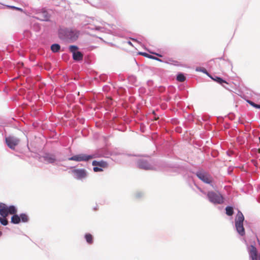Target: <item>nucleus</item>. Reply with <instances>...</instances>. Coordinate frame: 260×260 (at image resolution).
<instances>
[{"instance_id": "16", "label": "nucleus", "mask_w": 260, "mask_h": 260, "mask_svg": "<svg viewBox=\"0 0 260 260\" xmlns=\"http://www.w3.org/2000/svg\"><path fill=\"white\" fill-rule=\"evenodd\" d=\"M60 49V46L59 44H54L51 45V49L53 52H58Z\"/></svg>"}, {"instance_id": "32", "label": "nucleus", "mask_w": 260, "mask_h": 260, "mask_svg": "<svg viewBox=\"0 0 260 260\" xmlns=\"http://www.w3.org/2000/svg\"><path fill=\"white\" fill-rule=\"evenodd\" d=\"M128 44H130V45H132V43L131 42H128Z\"/></svg>"}, {"instance_id": "1", "label": "nucleus", "mask_w": 260, "mask_h": 260, "mask_svg": "<svg viewBox=\"0 0 260 260\" xmlns=\"http://www.w3.org/2000/svg\"><path fill=\"white\" fill-rule=\"evenodd\" d=\"M78 31L72 29H60L59 31V37L62 39H68L71 40H75L78 38Z\"/></svg>"}, {"instance_id": "9", "label": "nucleus", "mask_w": 260, "mask_h": 260, "mask_svg": "<svg viewBox=\"0 0 260 260\" xmlns=\"http://www.w3.org/2000/svg\"><path fill=\"white\" fill-rule=\"evenodd\" d=\"M138 166L140 169L145 170L152 169L151 166L146 161L139 160L138 162Z\"/></svg>"}, {"instance_id": "33", "label": "nucleus", "mask_w": 260, "mask_h": 260, "mask_svg": "<svg viewBox=\"0 0 260 260\" xmlns=\"http://www.w3.org/2000/svg\"><path fill=\"white\" fill-rule=\"evenodd\" d=\"M2 232L0 231V236L2 235Z\"/></svg>"}, {"instance_id": "4", "label": "nucleus", "mask_w": 260, "mask_h": 260, "mask_svg": "<svg viewBox=\"0 0 260 260\" xmlns=\"http://www.w3.org/2000/svg\"><path fill=\"white\" fill-rule=\"evenodd\" d=\"M95 158L94 155H87L85 154H79L74 155L69 158V160H74L76 161H88L92 158Z\"/></svg>"}, {"instance_id": "12", "label": "nucleus", "mask_w": 260, "mask_h": 260, "mask_svg": "<svg viewBox=\"0 0 260 260\" xmlns=\"http://www.w3.org/2000/svg\"><path fill=\"white\" fill-rule=\"evenodd\" d=\"M236 228L238 233L241 235L243 236L245 234V230L243 223H235Z\"/></svg>"}, {"instance_id": "8", "label": "nucleus", "mask_w": 260, "mask_h": 260, "mask_svg": "<svg viewBox=\"0 0 260 260\" xmlns=\"http://www.w3.org/2000/svg\"><path fill=\"white\" fill-rule=\"evenodd\" d=\"M72 173L77 179H82L86 176V171L84 169H75L72 171Z\"/></svg>"}, {"instance_id": "27", "label": "nucleus", "mask_w": 260, "mask_h": 260, "mask_svg": "<svg viewBox=\"0 0 260 260\" xmlns=\"http://www.w3.org/2000/svg\"><path fill=\"white\" fill-rule=\"evenodd\" d=\"M8 7H9V8H10L11 9H14V10H18V11H20L21 12L23 11V10L21 8L16 7L15 6H8Z\"/></svg>"}, {"instance_id": "11", "label": "nucleus", "mask_w": 260, "mask_h": 260, "mask_svg": "<svg viewBox=\"0 0 260 260\" xmlns=\"http://www.w3.org/2000/svg\"><path fill=\"white\" fill-rule=\"evenodd\" d=\"M92 165L93 166H98L100 167L101 168H106L108 167V164L107 162L101 160V161H96V160H93L92 162Z\"/></svg>"}, {"instance_id": "14", "label": "nucleus", "mask_w": 260, "mask_h": 260, "mask_svg": "<svg viewBox=\"0 0 260 260\" xmlns=\"http://www.w3.org/2000/svg\"><path fill=\"white\" fill-rule=\"evenodd\" d=\"M244 218L243 214L239 212L237 215V218L236 219L235 223H243Z\"/></svg>"}, {"instance_id": "23", "label": "nucleus", "mask_w": 260, "mask_h": 260, "mask_svg": "<svg viewBox=\"0 0 260 260\" xmlns=\"http://www.w3.org/2000/svg\"><path fill=\"white\" fill-rule=\"evenodd\" d=\"M69 49H70V50L71 52H72L73 54H74V53H76L77 52V51H76L77 50V49H78V48L77 47V46H74V45H71L69 47Z\"/></svg>"}, {"instance_id": "34", "label": "nucleus", "mask_w": 260, "mask_h": 260, "mask_svg": "<svg viewBox=\"0 0 260 260\" xmlns=\"http://www.w3.org/2000/svg\"><path fill=\"white\" fill-rule=\"evenodd\" d=\"M258 139H259V142H260V137L258 138Z\"/></svg>"}, {"instance_id": "26", "label": "nucleus", "mask_w": 260, "mask_h": 260, "mask_svg": "<svg viewBox=\"0 0 260 260\" xmlns=\"http://www.w3.org/2000/svg\"><path fill=\"white\" fill-rule=\"evenodd\" d=\"M93 171L95 172H101V171H103V169L101 168L100 167H99L98 166H95V167L93 168Z\"/></svg>"}, {"instance_id": "29", "label": "nucleus", "mask_w": 260, "mask_h": 260, "mask_svg": "<svg viewBox=\"0 0 260 260\" xmlns=\"http://www.w3.org/2000/svg\"><path fill=\"white\" fill-rule=\"evenodd\" d=\"M140 54H142V55H143L144 56L147 57L148 58H149V56H150V55H149L146 53H141Z\"/></svg>"}, {"instance_id": "20", "label": "nucleus", "mask_w": 260, "mask_h": 260, "mask_svg": "<svg viewBox=\"0 0 260 260\" xmlns=\"http://www.w3.org/2000/svg\"><path fill=\"white\" fill-rule=\"evenodd\" d=\"M212 79L220 84H222L223 83L228 84L225 80L218 77H215V78Z\"/></svg>"}, {"instance_id": "22", "label": "nucleus", "mask_w": 260, "mask_h": 260, "mask_svg": "<svg viewBox=\"0 0 260 260\" xmlns=\"http://www.w3.org/2000/svg\"><path fill=\"white\" fill-rule=\"evenodd\" d=\"M0 222L2 224H3L4 225H6L8 223V221L7 219H6V217H0Z\"/></svg>"}, {"instance_id": "19", "label": "nucleus", "mask_w": 260, "mask_h": 260, "mask_svg": "<svg viewBox=\"0 0 260 260\" xmlns=\"http://www.w3.org/2000/svg\"><path fill=\"white\" fill-rule=\"evenodd\" d=\"M186 79L185 77L182 73L179 74L177 76V80L179 82H184Z\"/></svg>"}, {"instance_id": "3", "label": "nucleus", "mask_w": 260, "mask_h": 260, "mask_svg": "<svg viewBox=\"0 0 260 260\" xmlns=\"http://www.w3.org/2000/svg\"><path fill=\"white\" fill-rule=\"evenodd\" d=\"M208 197L209 201L214 204H222L223 203V198L218 192L210 191L208 193Z\"/></svg>"}, {"instance_id": "28", "label": "nucleus", "mask_w": 260, "mask_h": 260, "mask_svg": "<svg viewBox=\"0 0 260 260\" xmlns=\"http://www.w3.org/2000/svg\"><path fill=\"white\" fill-rule=\"evenodd\" d=\"M149 58H151V59H155V60H156L159 61H162V60L161 59H160L159 58H157L156 57L152 56L151 55H150V56H149Z\"/></svg>"}, {"instance_id": "17", "label": "nucleus", "mask_w": 260, "mask_h": 260, "mask_svg": "<svg viewBox=\"0 0 260 260\" xmlns=\"http://www.w3.org/2000/svg\"><path fill=\"white\" fill-rule=\"evenodd\" d=\"M86 242L91 244L93 243V237L90 234H86L85 235Z\"/></svg>"}, {"instance_id": "18", "label": "nucleus", "mask_w": 260, "mask_h": 260, "mask_svg": "<svg viewBox=\"0 0 260 260\" xmlns=\"http://www.w3.org/2000/svg\"><path fill=\"white\" fill-rule=\"evenodd\" d=\"M20 221L21 220L23 222H26L28 221V216L24 213L21 214L20 215Z\"/></svg>"}, {"instance_id": "31", "label": "nucleus", "mask_w": 260, "mask_h": 260, "mask_svg": "<svg viewBox=\"0 0 260 260\" xmlns=\"http://www.w3.org/2000/svg\"><path fill=\"white\" fill-rule=\"evenodd\" d=\"M204 73H207V71L206 70H204V71H203Z\"/></svg>"}, {"instance_id": "15", "label": "nucleus", "mask_w": 260, "mask_h": 260, "mask_svg": "<svg viewBox=\"0 0 260 260\" xmlns=\"http://www.w3.org/2000/svg\"><path fill=\"white\" fill-rule=\"evenodd\" d=\"M20 222V217L17 214H14L11 217V222L14 224H18Z\"/></svg>"}, {"instance_id": "7", "label": "nucleus", "mask_w": 260, "mask_h": 260, "mask_svg": "<svg viewBox=\"0 0 260 260\" xmlns=\"http://www.w3.org/2000/svg\"><path fill=\"white\" fill-rule=\"evenodd\" d=\"M248 251L250 256L252 260H260V253H258L257 249L254 246H250L248 248Z\"/></svg>"}, {"instance_id": "10", "label": "nucleus", "mask_w": 260, "mask_h": 260, "mask_svg": "<svg viewBox=\"0 0 260 260\" xmlns=\"http://www.w3.org/2000/svg\"><path fill=\"white\" fill-rule=\"evenodd\" d=\"M44 158L45 161L50 164L54 162L56 160L55 155L52 154H46Z\"/></svg>"}, {"instance_id": "13", "label": "nucleus", "mask_w": 260, "mask_h": 260, "mask_svg": "<svg viewBox=\"0 0 260 260\" xmlns=\"http://www.w3.org/2000/svg\"><path fill=\"white\" fill-rule=\"evenodd\" d=\"M83 54L81 52L77 51L76 53L74 52L73 54V58L75 60L80 61L82 60L83 59Z\"/></svg>"}, {"instance_id": "24", "label": "nucleus", "mask_w": 260, "mask_h": 260, "mask_svg": "<svg viewBox=\"0 0 260 260\" xmlns=\"http://www.w3.org/2000/svg\"><path fill=\"white\" fill-rule=\"evenodd\" d=\"M42 14L44 17V20L48 21L50 18V16L48 13L46 11H44Z\"/></svg>"}, {"instance_id": "2", "label": "nucleus", "mask_w": 260, "mask_h": 260, "mask_svg": "<svg viewBox=\"0 0 260 260\" xmlns=\"http://www.w3.org/2000/svg\"><path fill=\"white\" fill-rule=\"evenodd\" d=\"M17 210L14 206H8L4 203H0V215L3 217H6L10 214H14Z\"/></svg>"}, {"instance_id": "21", "label": "nucleus", "mask_w": 260, "mask_h": 260, "mask_svg": "<svg viewBox=\"0 0 260 260\" xmlns=\"http://www.w3.org/2000/svg\"><path fill=\"white\" fill-rule=\"evenodd\" d=\"M226 214L229 216H231L233 214V209L231 207H227L225 208Z\"/></svg>"}, {"instance_id": "5", "label": "nucleus", "mask_w": 260, "mask_h": 260, "mask_svg": "<svg viewBox=\"0 0 260 260\" xmlns=\"http://www.w3.org/2000/svg\"><path fill=\"white\" fill-rule=\"evenodd\" d=\"M19 139L14 136H9L6 138V142L8 146L12 149H14L15 146L19 144Z\"/></svg>"}, {"instance_id": "6", "label": "nucleus", "mask_w": 260, "mask_h": 260, "mask_svg": "<svg viewBox=\"0 0 260 260\" xmlns=\"http://www.w3.org/2000/svg\"><path fill=\"white\" fill-rule=\"evenodd\" d=\"M198 177L206 183H210L212 181V177L207 173L199 172L197 173Z\"/></svg>"}, {"instance_id": "30", "label": "nucleus", "mask_w": 260, "mask_h": 260, "mask_svg": "<svg viewBox=\"0 0 260 260\" xmlns=\"http://www.w3.org/2000/svg\"><path fill=\"white\" fill-rule=\"evenodd\" d=\"M157 56H159V57H161L162 55H160V54H156Z\"/></svg>"}, {"instance_id": "25", "label": "nucleus", "mask_w": 260, "mask_h": 260, "mask_svg": "<svg viewBox=\"0 0 260 260\" xmlns=\"http://www.w3.org/2000/svg\"><path fill=\"white\" fill-rule=\"evenodd\" d=\"M248 102L252 106L256 108H260V105H257L255 103H254L253 102H251V101H248Z\"/></svg>"}]
</instances>
